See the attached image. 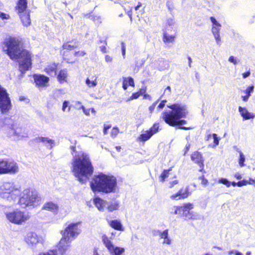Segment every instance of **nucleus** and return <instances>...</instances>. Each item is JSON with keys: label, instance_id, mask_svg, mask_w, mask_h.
<instances>
[{"label": "nucleus", "instance_id": "nucleus-11", "mask_svg": "<svg viewBox=\"0 0 255 255\" xmlns=\"http://www.w3.org/2000/svg\"><path fill=\"white\" fill-rule=\"evenodd\" d=\"M102 241L110 255H121L125 252L124 248L115 246L111 241V239L106 235L102 236Z\"/></svg>", "mask_w": 255, "mask_h": 255}, {"label": "nucleus", "instance_id": "nucleus-49", "mask_svg": "<svg viewBox=\"0 0 255 255\" xmlns=\"http://www.w3.org/2000/svg\"><path fill=\"white\" fill-rule=\"evenodd\" d=\"M38 255H57V253L55 251L53 250V251H50V252L40 254Z\"/></svg>", "mask_w": 255, "mask_h": 255}, {"label": "nucleus", "instance_id": "nucleus-5", "mask_svg": "<svg viewBox=\"0 0 255 255\" xmlns=\"http://www.w3.org/2000/svg\"><path fill=\"white\" fill-rule=\"evenodd\" d=\"M167 107L172 111L162 112L161 118L166 124L172 127L176 126L178 120L185 118L188 114L187 107L183 104H174L167 105Z\"/></svg>", "mask_w": 255, "mask_h": 255}, {"label": "nucleus", "instance_id": "nucleus-24", "mask_svg": "<svg viewBox=\"0 0 255 255\" xmlns=\"http://www.w3.org/2000/svg\"><path fill=\"white\" fill-rule=\"evenodd\" d=\"M57 65L55 63L48 65L45 68V72L51 76L54 77L56 75V70Z\"/></svg>", "mask_w": 255, "mask_h": 255}, {"label": "nucleus", "instance_id": "nucleus-52", "mask_svg": "<svg viewBox=\"0 0 255 255\" xmlns=\"http://www.w3.org/2000/svg\"><path fill=\"white\" fill-rule=\"evenodd\" d=\"M105 61L107 63H111L113 61V58L109 55H106L105 56Z\"/></svg>", "mask_w": 255, "mask_h": 255}, {"label": "nucleus", "instance_id": "nucleus-34", "mask_svg": "<svg viewBox=\"0 0 255 255\" xmlns=\"http://www.w3.org/2000/svg\"><path fill=\"white\" fill-rule=\"evenodd\" d=\"M171 215H179L181 217V206H174L168 210Z\"/></svg>", "mask_w": 255, "mask_h": 255}, {"label": "nucleus", "instance_id": "nucleus-54", "mask_svg": "<svg viewBox=\"0 0 255 255\" xmlns=\"http://www.w3.org/2000/svg\"><path fill=\"white\" fill-rule=\"evenodd\" d=\"M157 102H154L152 105H151L149 107V110L150 111V112L151 113L155 109V107L157 104Z\"/></svg>", "mask_w": 255, "mask_h": 255}, {"label": "nucleus", "instance_id": "nucleus-48", "mask_svg": "<svg viewBox=\"0 0 255 255\" xmlns=\"http://www.w3.org/2000/svg\"><path fill=\"white\" fill-rule=\"evenodd\" d=\"M111 128V125H104V130H103L104 134H107L108 129H110Z\"/></svg>", "mask_w": 255, "mask_h": 255}, {"label": "nucleus", "instance_id": "nucleus-22", "mask_svg": "<svg viewBox=\"0 0 255 255\" xmlns=\"http://www.w3.org/2000/svg\"><path fill=\"white\" fill-rule=\"evenodd\" d=\"M18 14L24 26H27L30 24L31 20L28 11L18 13Z\"/></svg>", "mask_w": 255, "mask_h": 255}, {"label": "nucleus", "instance_id": "nucleus-20", "mask_svg": "<svg viewBox=\"0 0 255 255\" xmlns=\"http://www.w3.org/2000/svg\"><path fill=\"white\" fill-rule=\"evenodd\" d=\"M37 142H41L43 143L47 148L52 149L55 145L54 140H52L47 137H39L36 139Z\"/></svg>", "mask_w": 255, "mask_h": 255}, {"label": "nucleus", "instance_id": "nucleus-60", "mask_svg": "<svg viewBox=\"0 0 255 255\" xmlns=\"http://www.w3.org/2000/svg\"><path fill=\"white\" fill-rule=\"evenodd\" d=\"M186 123V121L185 120H178V122H177V125H182L183 124H185Z\"/></svg>", "mask_w": 255, "mask_h": 255}, {"label": "nucleus", "instance_id": "nucleus-55", "mask_svg": "<svg viewBox=\"0 0 255 255\" xmlns=\"http://www.w3.org/2000/svg\"><path fill=\"white\" fill-rule=\"evenodd\" d=\"M229 61L230 62L234 63L235 65L237 64V63L236 59L233 56H231L230 57V58L229 59Z\"/></svg>", "mask_w": 255, "mask_h": 255}, {"label": "nucleus", "instance_id": "nucleus-26", "mask_svg": "<svg viewBox=\"0 0 255 255\" xmlns=\"http://www.w3.org/2000/svg\"><path fill=\"white\" fill-rule=\"evenodd\" d=\"M120 202L118 200H113L109 202H107V207L108 211L110 212L118 210L120 207Z\"/></svg>", "mask_w": 255, "mask_h": 255}, {"label": "nucleus", "instance_id": "nucleus-45", "mask_svg": "<svg viewBox=\"0 0 255 255\" xmlns=\"http://www.w3.org/2000/svg\"><path fill=\"white\" fill-rule=\"evenodd\" d=\"M237 185L239 187H242L243 186H245L247 185V180H243L242 181H239L237 182Z\"/></svg>", "mask_w": 255, "mask_h": 255}, {"label": "nucleus", "instance_id": "nucleus-3", "mask_svg": "<svg viewBox=\"0 0 255 255\" xmlns=\"http://www.w3.org/2000/svg\"><path fill=\"white\" fill-rule=\"evenodd\" d=\"M0 127L6 137L11 140L17 141L26 140L28 137L27 132L10 118H6L0 121Z\"/></svg>", "mask_w": 255, "mask_h": 255}, {"label": "nucleus", "instance_id": "nucleus-37", "mask_svg": "<svg viewBox=\"0 0 255 255\" xmlns=\"http://www.w3.org/2000/svg\"><path fill=\"white\" fill-rule=\"evenodd\" d=\"M239 164L241 167H243L245 166V156L241 151H239Z\"/></svg>", "mask_w": 255, "mask_h": 255}, {"label": "nucleus", "instance_id": "nucleus-17", "mask_svg": "<svg viewBox=\"0 0 255 255\" xmlns=\"http://www.w3.org/2000/svg\"><path fill=\"white\" fill-rule=\"evenodd\" d=\"M33 78L36 85L40 87L46 86L49 80L48 77L40 74H34Z\"/></svg>", "mask_w": 255, "mask_h": 255}, {"label": "nucleus", "instance_id": "nucleus-50", "mask_svg": "<svg viewBox=\"0 0 255 255\" xmlns=\"http://www.w3.org/2000/svg\"><path fill=\"white\" fill-rule=\"evenodd\" d=\"M122 55L124 57H125L126 55V48L125 44L124 42H122Z\"/></svg>", "mask_w": 255, "mask_h": 255}, {"label": "nucleus", "instance_id": "nucleus-1", "mask_svg": "<svg viewBox=\"0 0 255 255\" xmlns=\"http://www.w3.org/2000/svg\"><path fill=\"white\" fill-rule=\"evenodd\" d=\"M2 44L3 51L11 59L19 60V69L23 75L31 67V57L27 50L23 49L22 39L19 37L10 36L5 38Z\"/></svg>", "mask_w": 255, "mask_h": 255}, {"label": "nucleus", "instance_id": "nucleus-29", "mask_svg": "<svg viewBox=\"0 0 255 255\" xmlns=\"http://www.w3.org/2000/svg\"><path fill=\"white\" fill-rule=\"evenodd\" d=\"M189 195V192H176L171 195L170 198L175 200H182L187 198Z\"/></svg>", "mask_w": 255, "mask_h": 255}, {"label": "nucleus", "instance_id": "nucleus-32", "mask_svg": "<svg viewBox=\"0 0 255 255\" xmlns=\"http://www.w3.org/2000/svg\"><path fill=\"white\" fill-rule=\"evenodd\" d=\"M128 85L130 86H134V80L133 79L130 77L128 78H124L123 82V88L126 90L128 88Z\"/></svg>", "mask_w": 255, "mask_h": 255}, {"label": "nucleus", "instance_id": "nucleus-21", "mask_svg": "<svg viewBox=\"0 0 255 255\" xmlns=\"http://www.w3.org/2000/svg\"><path fill=\"white\" fill-rule=\"evenodd\" d=\"M239 111L240 115L245 120L253 119L255 117L254 114L250 113L246 108L240 106L239 107Z\"/></svg>", "mask_w": 255, "mask_h": 255}, {"label": "nucleus", "instance_id": "nucleus-43", "mask_svg": "<svg viewBox=\"0 0 255 255\" xmlns=\"http://www.w3.org/2000/svg\"><path fill=\"white\" fill-rule=\"evenodd\" d=\"M140 95H141V93L139 92L134 93L132 94V95L130 97L129 100H131L137 99L140 96Z\"/></svg>", "mask_w": 255, "mask_h": 255}, {"label": "nucleus", "instance_id": "nucleus-25", "mask_svg": "<svg viewBox=\"0 0 255 255\" xmlns=\"http://www.w3.org/2000/svg\"><path fill=\"white\" fill-rule=\"evenodd\" d=\"M27 7V0H19L18 1L17 5L16 6V9L18 13L21 12H24L27 11L26 9Z\"/></svg>", "mask_w": 255, "mask_h": 255}, {"label": "nucleus", "instance_id": "nucleus-31", "mask_svg": "<svg viewBox=\"0 0 255 255\" xmlns=\"http://www.w3.org/2000/svg\"><path fill=\"white\" fill-rule=\"evenodd\" d=\"M67 76V71L66 70H61L59 71L57 75V79L60 83H63L67 81L66 78Z\"/></svg>", "mask_w": 255, "mask_h": 255}, {"label": "nucleus", "instance_id": "nucleus-56", "mask_svg": "<svg viewBox=\"0 0 255 255\" xmlns=\"http://www.w3.org/2000/svg\"><path fill=\"white\" fill-rule=\"evenodd\" d=\"M100 50L103 53H105L107 52V48L105 46L102 45L99 47Z\"/></svg>", "mask_w": 255, "mask_h": 255}, {"label": "nucleus", "instance_id": "nucleus-36", "mask_svg": "<svg viewBox=\"0 0 255 255\" xmlns=\"http://www.w3.org/2000/svg\"><path fill=\"white\" fill-rule=\"evenodd\" d=\"M175 37L173 35L164 33L163 34V41L164 42H172L173 41Z\"/></svg>", "mask_w": 255, "mask_h": 255}, {"label": "nucleus", "instance_id": "nucleus-23", "mask_svg": "<svg viewBox=\"0 0 255 255\" xmlns=\"http://www.w3.org/2000/svg\"><path fill=\"white\" fill-rule=\"evenodd\" d=\"M94 203L100 211H103L104 208L107 207V202L99 197L94 199Z\"/></svg>", "mask_w": 255, "mask_h": 255}, {"label": "nucleus", "instance_id": "nucleus-4", "mask_svg": "<svg viewBox=\"0 0 255 255\" xmlns=\"http://www.w3.org/2000/svg\"><path fill=\"white\" fill-rule=\"evenodd\" d=\"M90 185L93 191H114L117 186V180L113 176L100 173L93 176Z\"/></svg>", "mask_w": 255, "mask_h": 255}, {"label": "nucleus", "instance_id": "nucleus-6", "mask_svg": "<svg viewBox=\"0 0 255 255\" xmlns=\"http://www.w3.org/2000/svg\"><path fill=\"white\" fill-rule=\"evenodd\" d=\"M79 223H71L68 225L64 231H62L63 238L58 245V250L62 255L67 251L69 243L80 234L81 230L79 228Z\"/></svg>", "mask_w": 255, "mask_h": 255}, {"label": "nucleus", "instance_id": "nucleus-38", "mask_svg": "<svg viewBox=\"0 0 255 255\" xmlns=\"http://www.w3.org/2000/svg\"><path fill=\"white\" fill-rule=\"evenodd\" d=\"M77 47L76 45H72L70 42H67L64 43L63 45V48L64 49L67 50H72Z\"/></svg>", "mask_w": 255, "mask_h": 255}, {"label": "nucleus", "instance_id": "nucleus-19", "mask_svg": "<svg viewBox=\"0 0 255 255\" xmlns=\"http://www.w3.org/2000/svg\"><path fill=\"white\" fill-rule=\"evenodd\" d=\"M42 209L49 211L52 212L54 214H56L58 212V206L53 202H48L44 204Z\"/></svg>", "mask_w": 255, "mask_h": 255}, {"label": "nucleus", "instance_id": "nucleus-40", "mask_svg": "<svg viewBox=\"0 0 255 255\" xmlns=\"http://www.w3.org/2000/svg\"><path fill=\"white\" fill-rule=\"evenodd\" d=\"M0 197L4 199L6 198L7 200L11 199L10 192H0Z\"/></svg>", "mask_w": 255, "mask_h": 255}, {"label": "nucleus", "instance_id": "nucleus-58", "mask_svg": "<svg viewBox=\"0 0 255 255\" xmlns=\"http://www.w3.org/2000/svg\"><path fill=\"white\" fill-rule=\"evenodd\" d=\"M247 184H253L255 183V178H249L248 180H247Z\"/></svg>", "mask_w": 255, "mask_h": 255}, {"label": "nucleus", "instance_id": "nucleus-47", "mask_svg": "<svg viewBox=\"0 0 255 255\" xmlns=\"http://www.w3.org/2000/svg\"><path fill=\"white\" fill-rule=\"evenodd\" d=\"M19 100L20 101H24L25 103H28L29 102V100L26 97L23 96H19Z\"/></svg>", "mask_w": 255, "mask_h": 255}, {"label": "nucleus", "instance_id": "nucleus-16", "mask_svg": "<svg viewBox=\"0 0 255 255\" xmlns=\"http://www.w3.org/2000/svg\"><path fill=\"white\" fill-rule=\"evenodd\" d=\"M0 189L2 191H16L20 189V186L17 183L5 182L0 186Z\"/></svg>", "mask_w": 255, "mask_h": 255}, {"label": "nucleus", "instance_id": "nucleus-63", "mask_svg": "<svg viewBox=\"0 0 255 255\" xmlns=\"http://www.w3.org/2000/svg\"><path fill=\"white\" fill-rule=\"evenodd\" d=\"M66 52L65 51L63 53V56H64V58L67 61V62L68 63H72L73 62L72 61H71L70 59H68V58H66Z\"/></svg>", "mask_w": 255, "mask_h": 255}, {"label": "nucleus", "instance_id": "nucleus-42", "mask_svg": "<svg viewBox=\"0 0 255 255\" xmlns=\"http://www.w3.org/2000/svg\"><path fill=\"white\" fill-rule=\"evenodd\" d=\"M0 18L2 19H8L10 18V16L8 14L0 12Z\"/></svg>", "mask_w": 255, "mask_h": 255}, {"label": "nucleus", "instance_id": "nucleus-28", "mask_svg": "<svg viewBox=\"0 0 255 255\" xmlns=\"http://www.w3.org/2000/svg\"><path fill=\"white\" fill-rule=\"evenodd\" d=\"M159 235L161 239H164L163 244L168 245L171 244V240L168 237V230H165L163 232L159 231Z\"/></svg>", "mask_w": 255, "mask_h": 255}, {"label": "nucleus", "instance_id": "nucleus-7", "mask_svg": "<svg viewBox=\"0 0 255 255\" xmlns=\"http://www.w3.org/2000/svg\"><path fill=\"white\" fill-rule=\"evenodd\" d=\"M41 201V198L37 192H26L19 199L20 205L23 208L27 206H37Z\"/></svg>", "mask_w": 255, "mask_h": 255}, {"label": "nucleus", "instance_id": "nucleus-13", "mask_svg": "<svg viewBox=\"0 0 255 255\" xmlns=\"http://www.w3.org/2000/svg\"><path fill=\"white\" fill-rule=\"evenodd\" d=\"M24 241L30 247H35L37 244L42 242V238L36 233L29 232L24 237Z\"/></svg>", "mask_w": 255, "mask_h": 255}, {"label": "nucleus", "instance_id": "nucleus-62", "mask_svg": "<svg viewBox=\"0 0 255 255\" xmlns=\"http://www.w3.org/2000/svg\"><path fill=\"white\" fill-rule=\"evenodd\" d=\"M250 74H251V73H250V71H247V72L243 73V74H242L243 77L244 78H246L247 77H248V76H250Z\"/></svg>", "mask_w": 255, "mask_h": 255}, {"label": "nucleus", "instance_id": "nucleus-2", "mask_svg": "<svg viewBox=\"0 0 255 255\" xmlns=\"http://www.w3.org/2000/svg\"><path fill=\"white\" fill-rule=\"evenodd\" d=\"M72 170L74 175L80 182H85L93 174L94 168L88 154L83 151H76L75 147H71Z\"/></svg>", "mask_w": 255, "mask_h": 255}, {"label": "nucleus", "instance_id": "nucleus-59", "mask_svg": "<svg viewBox=\"0 0 255 255\" xmlns=\"http://www.w3.org/2000/svg\"><path fill=\"white\" fill-rule=\"evenodd\" d=\"M166 100H163L161 102V103L159 104L158 107L159 108V109H162L164 106H165V103H166Z\"/></svg>", "mask_w": 255, "mask_h": 255}, {"label": "nucleus", "instance_id": "nucleus-30", "mask_svg": "<svg viewBox=\"0 0 255 255\" xmlns=\"http://www.w3.org/2000/svg\"><path fill=\"white\" fill-rule=\"evenodd\" d=\"M109 224L112 228L115 230L121 231H123L124 230L122 224L119 220H114L111 221L109 223Z\"/></svg>", "mask_w": 255, "mask_h": 255}, {"label": "nucleus", "instance_id": "nucleus-44", "mask_svg": "<svg viewBox=\"0 0 255 255\" xmlns=\"http://www.w3.org/2000/svg\"><path fill=\"white\" fill-rule=\"evenodd\" d=\"M86 52L84 51H79L74 53V55L76 57L84 56L86 55Z\"/></svg>", "mask_w": 255, "mask_h": 255}, {"label": "nucleus", "instance_id": "nucleus-15", "mask_svg": "<svg viewBox=\"0 0 255 255\" xmlns=\"http://www.w3.org/2000/svg\"><path fill=\"white\" fill-rule=\"evenodd\" d=\"M159 129V124H154L153 126L147 130L144 131L138 137V140L144 142L149 139L151 136L158 132Z\"/></svg>", "mask_w": 255, "mask_h": 255}, {"label": "nucleus", "instance_id": "nucleus-39", "mask_svg": "<svg viewBox=\"0 0 255 255\" xmlns=\"http://www.w3.org/2000/svg\"><path fill=\"white\" fill-rule=\"evenodd\" d=\"M170 170H164L160 176V181L163 182L168 177L169 173Z\"/></svg>", "mask_w": 255, "mask_h": 255}, {"label": "nucleus", "instance_id": "nucleus-41", "mask_svg": "<svg viewBox=\"0 0 255 255\" xmlns=\"http://www.w3.org/2000/svg\"><path fill=\"white\" fill-rule=\"evenodd\" d=\"M119 129L117 128H113L111 132V136L113 138H115L119 133Z\"/></svg>", "mask_w": 255, "mask_h": 255}, {"label": "nucleus", "instance_id": "nucleus-64", "mask_svg": "<svg viewBox=\"0 0 255 255\" xmlns=\"http://www.w3.org/2000/svg\"><path fill=\"white\" fill-rule=\"evenodd\" d=\"M178 183V181L177 180H174L172 182L170 183V187L173 186L174 185H176Z\"/></svg>", "mask_w": 255, "mask_h": 255}, {"label": "nucleus", "instance_id": "nucleus-10", "mask_svg": "<svg viewBox=\"0 0 255 255\" xmlns=\"http://www.w3.org/2000/svg\"><path fill=\"white\" fill-rule=\"evenodd\" d=\"M12 108L11 100L6 90L0 85V111L2 114L7 113Z\"/></svg>", "mask_w": 255, "mask_h": 255}, {"label": "nucleus", "instance_id": "nucleus-33", "mask_svg": "<svg viewBox=\"0 0 255 255\" xmlns=\"http://www.w3.org/2000/svg\"><path fill=\"white\" fill-rule=\"evenodd\" d=\"M254 89V86L252 85L249 86L247 89L245 90L244 92L246 94V95L242 97V99L244 101H247L249 100V98L251 96V93L253 92Z\"/></svg>", "mask_w": 255, "mask_h": 255}, {"label": "nucleus", "instance_id": "nucleus-8", "mask_svg": "<svg viewBox=\"0 0 255 255\" xmlns=\"http://www.w3.org/2000/svg\"><path fill=\"white\" fill-rule=\"evenodd\" d=\"M6 216L9 222L17 225L22 224L30 218L27 212H21L18 210L7 213Z\"/></svg>", "mask_w": 255, "mask_h": 255}, {"label": "nucleus", "instance_id": "nucleus-51", "mask_svg": "<svg viewBox=\"0 0 255 255\" xmlns=\"http://www.w3.org/2000/svg\"><path fill=\"white\" fill-rule=\"evenodd\" d=\"M69 105V102L68 101H64L62 105V111L63 112L66 111V109L68 107Z\"/></svg>", "mask_w": 255, "mask_h": 255}, {"label": "nucleus", "instance_id": "nucleus-14", "mask_svg": "<svg viewBox=\"0 0 255 255\" xmlns=\"http://www.w3.org/2000/svg\"><path fill=\"white\" fill-rule=\"evenodd\" d=\"M210 20L212 22V32L214 36L217 44L219 45H221L222 42L220 36V30L221 29L222 25L217 21L215 18L213 16L210 17Z\"/></svg>", "mask_w": 255, "mask_h": 255}, {"label": "nucleus", "instance_id": "nucleus-61", "mask_svg": "<svg viewBox=\"0 0 255 255\" xmlns=\"http://www.w3.org/2000/svg\"><path fill=\"white\" fill-rule=\"evenodd\" d=\"M167 23L169 26L172 25L174 23V19L173 18H169L167 20Z\"/></svg>", "mask_w": 255, "mask_h": 255}, {"label": "nucleus", "instance_id": "nucleus-27", "mask_svg": "<svg viewBox=\"0 0 255 255\" xmlns=\"http://www.w3.org/2000/svg\"><path fill=\"white\" fill-rule=\"evenodd\" d=\"M207 140L209 142V146L211 147H215L219 144V139L217 135L215 133L212 134H209L207 136Z\"/></svg>", "mask_w": 255, "mask_h": 255}, {"label": "nucleus", "instance_id": "nucleus-57", "mask_svg": "<svg viewBox=\"0 0 255 255\" xmlns=\"http://www.w3.org/2000/svg\"><path fill=\"white\" fill-rule=\"evenodd\" d=\"M190 148V144L188 143L186 145L185 147L184 148V155H185L186 153L188 151Z\"/></svg>", "mask_w": 255, "mask_h": 255}, {"label": "nucleus", "instance_id": "nucleus-12", "mask_svg": "<svg viewBox=\"0 0 255 255\" xmlns=\"http://www.w3.org/2000/svg\"><path fill=\"white\" fill-rule=\"evenodd\" d=\"M194 208V205L190 203H185L181 206V217L183 216L186 219H196L197 215L191 210Z\"/></svg>", "mask_w": 255, "mask_h": 255}, {"label": "nucleus", "instance_id": "nucleus-9", "mask_svg": "<svg viewBox=\"0 0 255 255\" xmlns=\"http://www.w3.org/2000/svg\"><path fill=\"white\" fill-rule=\"evenodd\" d=\"M1 174H15L18 172V166L16 162L9 159H0Z\"/></svg>", "mask_w": 255, "mask_h": 255}, {"label": "nucleus", "instance_id": "nucleus-46", "mask_svg": "<svg viewBox=\"0 0 255 255\" xmlns=\"http://www.w3.org/2000/svg\"><path fill=\"white\" fill-rule=\"evenodd\" d=\"M80 108L83 110V112L86 115H90V112L91 111V109H86L83 106H81Z\"/></svg>", "mask_w": 255, "mask_h": 255}, {"label": "nucleus", "instance_id": "nucleus-35", "mask_svg": "<svg viewBox=\"0 0 255 255\" xmlns=\"http://www.w3.org/2000/svg\"><path fill=\"white\" fill-rule=\"evenodd\" d=\"M85 83L87 86L91 88L96 87L97 85V81L96 78L92 77L91 79L89 78H87L86 80Z\"/></svg>", "mask_w": 255, "mask_h": 255}, {"label": "nucleus", "instance_id": "nucleus-53", "mask_svg": "<svg viewBox=\"0 0 255 255\" xmlns=\"http://www.w3.org/2000/svg\"><path fill=\"white\" fill-rule=\"evenodd\" d=\"M199 180L201 181V183L203 185H206L208 182V181L205 179L203 177L199 178Z\"/></svg>", "mask_w": 255, "mask_h": 255}, {"label": "nucleus", "instance_id": "nucleus-18", "mask_svg": "<svg viewBox=\"0 0 255 255\" xmlns=\"http://www.w3.org/2000/svg\"><path fill=\"white\" fill-rule=\"evenodd\" d=\"M191 158L193 161L199 165L200 167L201 168L199 170V171H202L204 165L203 160L201 154L198 151H195L192 154Z\"/></svg>", "mask_w": 255, "mask_h": 255}]
</instances>
